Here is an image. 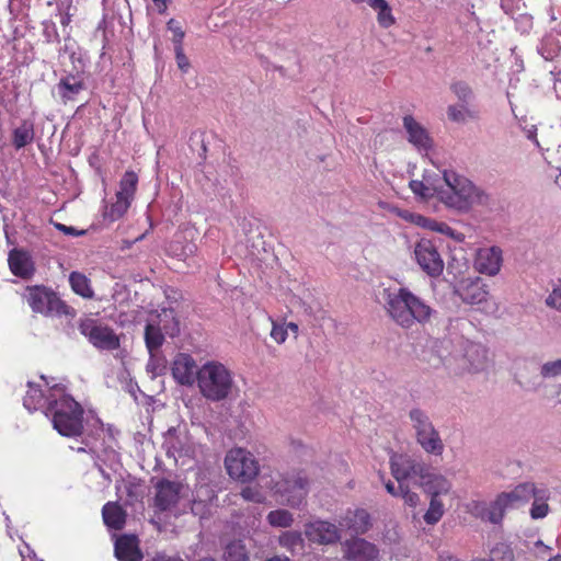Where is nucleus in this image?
<instances>
[{"instance_id":"8fccbe9b","label":"nucleus","mask_w":561,"mask_h":561,"mask_svg":"<svg viewBox=\"0 0 561 561\" xmlns=\"http://www.w3.org/2000/svg\"><path fill=\"white\" fill-rule=\"evenodd\" d=\"M540 375L543 378H551L561 375V359L548 362L542 365Z\"/></svg>"},{"instance_id":"9b49d317","label":"nucleus","mask_w":561,"mask_h":561,"mask_svg":"<svg viewBox=\"0 0 561 561\" xmlns=\"http://www.w3.org/2000/svg\"><path fill=\"white\" fill-rule=\"evenodd\" d=\"M304 534L306 538L317 545H332L341 539L339 527L328 520L316 519L305 524Z\"/></svg>"},{"instance_id":"58836bf2","label":"nucleus","mask_w":561,"mask_h":561,"mask_svg":"<svg viewBox=\"0 0 561 561\" xmlns=\"http://www.w3.org/2000/svg\"><path fill=\"white\" fill-rule=\"evenodd\" d=\"M224 558L225 561H247L248 551L244 543L241 540H234L227 545Z\"/></svg>"},{"instance_id":"9d476101","label":"nucleus","mask_w":561,"mask_h":561,"mask_svg":"<svg viewBox=\"0 0 561 561\" xmlns=\"http://www.w3.org/2000/svg\"><path fill=\"white\" fill-rule=\"evenodd\" d=\"M414 256L424 273L438 277L444 271V260L436 244L428 239H421L414 247Z\"/></svg>"},{"instance_id":"0eeeda50","label":"nucleus","mask_w":561,"mask_h":561,"mask_svg":"<svg viewBox=\"0 0 561 561\" xmlns=\"http://www.w3.org/2000/svg\"><path fill=\"white\" fill-rule=\"evenodd\" d=\"M309 480L302 472L283 476L274 485V494L279 502L293 508L299 507L308 494Z\"/></svg>"},{"instance_id":"1a4fd4ad","label":"nucleus","mask_w":561,"mask_h":561,"mask_svg":"<svg viewBox=\"0 0 561 561\" xmlns=\"http://www.w3.org/2000/svg\"><path fill=\"white\" fill-rule=\"evenodd\" d=\"M390 469L398 483L404 482L409 477L417 476L421 478L423 485H428L432 483L434 476H436L435 473H430L423 463L397 454L390 457Z\"/></svg>"},{"instance_id":"c756f323","label":"nucleus","mask_w":561,"mask_h":561,"mask_svg":"<svg viewBox=\"0 0 561 561\" xmlns=\"http://www.w3.org/2000/svg\"><path fill=\"white\" fill-rule=\"evenodd\" d=\"M409 186L415 195H419L424 199H428L434 196L439 197L438 179L434 181L430 175L425 174L423 181L412 180Z\"/></svg>"},{"instance_id":"338daca9","label":"nucleus","mask_w":561,"mask_h":561,"mask_svg":"<svg viewBox=\"0 0 561 561\" xmlns=\"http://www.w3.org/2000/svg\"><path fill=\"white\" fill-rule=\"evenodd\" d=\"M536 546H538V547H542V548L545 549V551L550 550V548H549L548 546H545V545H543V542H542L541 540H538V541L536 542Z\"/></svg>"},{"instance_id":"5701e85b","label":"nucleus","mask_w":561,"mask_h":561,"mask_svg":"<svg viewBox=\"0 0 561 561\" xmlns=\"http://www.w3.org/2000/svg\"><path fill=\"white\" fill-rule=\"evenodd\" d=\"M340 525L355 534H365L370 527V516L362 508L348 511L342 518Z\"/></svg>"},{"instance_id":"4be33fe9","label":"nucleus","mask_w":561,"mask_h":561,"mask_svg":"<svg viewBox=\"0 0 561 561\" xmlns=\"http://www.w3.org/2000/svg\"><path fill=\"white\" fill-rule=\"evenodd\" d=\"M403 126L408 133L409 141L419 149H428L432 146V139L427 130L415 121L411 115L403 117Z\"/></svg>"},{"instance_id":"79ce46f5","label":"nucleus","mask_w":561,"mask_h":561,"mask_svg":"<svg viewBox=\"0 0 561 561\" xmlns=\"http://www.w3.org/2000/svg\"><path fill=\"white\" fill-rule=\"evenodd\" d=\"M410 419L413 424V428L415 430V434L427 430H432L434 426L430 421L428 416L420 409H413L410 411Z\"/></svg>"},{"instance_id":"37998d69","label":"nucleus","mask_w":561,"mask_h":561,"mask_svg":"<svg viewBox=\"0 0 561 561\" xmlns=\"http://www.w3.org/2000/svg\"><path fill=\"white\" fill-rule=\"evenodd\" d=\"M451 92L456 95L460 103H470L473 99L471 87L465 81H455L450 84Z\"/></svg>"},{"instance_id":"473e14b6","label":"nucleus","mask_w":561,"mask_h":561,"mask_svg":"<svg viewBox=\"0 0 561 561\" xmlns=\"http://www.w3.org/2000/svg\"><path fill=\"white\" fill-rule=\"evenodd\" d=\"M369 7L377 11L378 24L383 28H389L396 23L392 10L386 0H367Z\"/></svg>"},{"instance_id":"6e6552de","label":"nucleus","mask_w":561,"mask_h":561,"mask_svg":"<svg viewBox=\"0 0 561 561\" xmlns=\"http://www.w3.org/2000/svg\"><path fill=\"white\" fill-rule=\"evenodd\" d=\"M226 469L229 476L241 482L253 480L260 471L255 457L243 448H233L225 458Z\"/></svg>"},{"instance_id":"20e7f679","label":"nucleus","mask_w":561,"mask_h":561,"mask_svg":"<svg viewBox=\"0 0 561 561\" xmlns=\"http://www.w3.org/2000/svg\"><path fill=\"white\" fill-rule=\"evenodd\" d=\"M22 297L35 313L45 317L65 316L73 318L76 316V310L50 287L44 285L26 286Z\"/></svg>"},{"instance_id":"a878e982","label":"nucleus","mask_w":561,"mask_h":561,"mask_svg":"<svg viewBox=\"0 0 561 561\" xmlns=\"http://www.w3.org/2000/svg\"><path fill=\"white\" fill-rule=\"evenodd\" d=\"M196 251V243L187 240L183 234H176L168 247L169 254L182 261L195 255Z\"/></svg>"},{"instance_id":"423d86ee","label":"nucleus","mask_w":561,"mask_h":561,"mask_svg":"<svg viewBox=\"0 0 561 561\" xmlns=\"http://www.w3.org/2000/svg\"><path fill=\"white\" fill-rule=\"evenodd\" d=\"M80 333L99 351H115L121 346V339L108 324L93 318L81 319Z\"/></svg>"},{"instance_id":"39448f33","label":"nucleus","mask_w":561,"mask_h":561,"mask_svg":"<svg viewBox=\"0 0 561 561\" xmlns=\"http://www.w3.org/2000/svg\"><path fill=\"white\" fill-rule=\"evenodd\" d=\"M439 199L449 207L457 209L466 208L472 197L474 186L467 178L454 171H444L443 178L438 179Z\"/></svg>"},{"instance_id":"f704fd0d","label":"nucleus","mask_w":561,"mask_h":561,"mask_svg":"<svg viewBox=\"0 0 561 561\" xmlns=\"http://www.w3.org/2000/svg\"><path fill=\"white\" fill-rule=\"evenodd\" d=\"M500 502V495L490 504L489 507H484L480 511L482 519H486L492 524H500L505 515L507 506L504 502Z\"/></svg>"},{"instance_id":"bb28decb","label":"nucleus","mask_w":561,"mask_h":561,"mask_svg":"<svg viewBox=\"0 0 561 561\" xmlns=\"http://www.w3.org/2000/svg\"><path fill=\"white\" fill-rule=\"evenodd\" d=\"M416 440L428 454L439 456L444 451V444L439 433L433 426L432 430L423 431L416 435Z\"/></svg>"},{"instance_id":"393cba45","label":"nucleus","mask_w":561,"mask_h":561,"mask_svg":"<svg viewBox=\"0 0 561 561\" xmlns=\"http://www.w3.org/2000/svg\"><path fill=\"white\" fill-rule=\"evenodd\" d=\"M447 116L451 122L463 124L480 119V111L470 103H459L447 107Z\"/></svg>"},{"instance_id":"cd10ccee","label":"nucleus","mask_w":561,"mask_h":561,"mask_svg":"<svg viewBox=\"0 0 561 561\" xmlns=\"http://www.w3.org/2000/svg\"><path fill=\"white\" fill-rule=\"evenodd\" d=\"M83 89V81L77 79L75 76L61 78L57 84L58 94L64 103L73 101L76 95H78Z\"/></svg>"},{"instance_id":"f03ea898","label":"nucleus","mask_w":561,"mask_h":561,"mask_svg":"<svg viewBox=\"0 0 561 561\" xmlns=\"http://www.w3.org/2000/svg\"><path fill=\"white\" fill-rule=\"evenodd\" d=\"M82 405L69 394L49 399L45 415L51 420L53 427L66 437H77L83 433Z\"/></svg>"},{"instance_id":"13d9d810","label":"nucleus","mask_w":561,"mask_h":561,"mask_svg":"<svg viewBox=\"0 0 561 561\" xmlns=\"http://www.w3.org/2000/svg\"><path fill=\"white\" fill-rule=\"evenodd\" d=\"M438 561H461V560L456 558L449 551H442V552L438 553Z\"/></svg>"},{"instance_id":"4468645a","label":"nucleus","mask_w":561,"mask_h":561,"mask_svg":"<svg viewBox=\"0 0 561 561\" xmlns=\"http://www.w3.org/2000/svg\"><path fill=\"white\" fill-rule=\"evenodd\" d=\"M432 493L428 510L424 514V520L428 525H435L444 515V504L437 499V495L448 490L447 481L444 477L437 474L432 479V483L424 485Z\"/></svg>"},{"instance_id":"de8ad7c7","label":"nucleus","mask_w":561,"mask_h":561,"mask_svg":"<svg viewBox=\"0 0 561 561\" xmlns=\"http://www.w3.org/2000/svg\"><path fill=\"white\" fill-rule=\"evenodd\" d=\"M467 354H468V356L476 354L479 357L477 363H471L473 371H479L484 368L488 358H486V351L483 347H481L479 345L472 346L468 351Z\"/></svg>"},{"instance_id":"052dcab7","label":"nucleus","mask_w":561,"mask_h":561,"mask_svg":"<svg viewBox=\"0 0 561 561\" xmlns=\"http://www.w3.org/2000/svg\"><path fill=\"white\" fill-rule=\"evenodd\" d=\"M386 490L389 494L393 495V496H399L400 495V491H399V488L397 489L396 485L391 482V481H388L386 484Z\"/></svg>"},{"instance_id":"f8f14e48","label":"nucleus","mask_w":561,"mask_h":561,"mask_svg":"<svg viewBox=\"0 0 561 561\" xmlns=\"http://www.w3.org/2000/svg\"><path fill=\"white\" fill-rule=\"evenodd\" d=\"M454 293L468 305H481L489 298L488 286L480 277L459 280L454 287Z\"/></svg>"},{"instance_id":"2eb2a0df","label":"nucleus","mask_w":561,"mask_h":561,"mask_svg":"<svg viewBox=\"0 0 561 561\" xmlns=\"http://www.w3.org/2000/svg\"><path fill=\"white\" fill-rule=\"evenodd\" d=\"M344 558L350 561H379V550L363 538H352L344 542Z\"/></svg>"},{"instance_id":"2f4dec72","label":"nucleus","mask_w":561,"mask_h":561,"mask_svg":"<svg viewBox=\"0 0 561 561\" xmlns=\"http://www.w3.org/2000/svg\"><path fill=\"white\" fill-rule=\"evenodd\" d=\"M69 284L71 289L85 299H92L94 291L91 287L90 279L80 272H71L69 275Z\"/></svg>"},{"instance_id":"412c9836","label":"nucleus","mask_w":561,"mask_h":561,"mask_svg":"<svg viewBox=\"0 0 561 561\" xmlns=\"http://www.w3.org/2000/svg\"><path fill=\"white\" fill-rule=\"evenodd\" d=\"M57 391V389H54V392L46 397L38 385L27 382V391L23 398V405L30 412L37 410H44L45 412L49 399H55Z\"/></svg>"},{"instance_id":"a18cd8bd","label":"nucleus","mask_w":561,"mask_h":561,"mask_svg":"<svg viewBox=\"0 0 561 561\" xmlns=\"http://www.w3.org/2000/svg\"><path fill=\"white\" fill-rule=\"evenodd\" d=\"M167 27L169 31L173 33L172 42L174 44V47L183 46L185 32L182 30L180 23L175 19H170L167 23Z\"/></svg>"},{"instance_id":"7c9ffc66","label":"nucleus","mask_w":561,"mask_h":561,"mask_svg":"<svg viewBox=\"0 0 561 561\" xmlns=\"http://www.w3.org/2000/svg\"><path fill=\"white\" fill-rule=\"evenodd\" d=\"M34 125L31 121L24 119L12 133V144L15 149L24 148L34 140Z\"/></svg>"},{"instance_id":"bf43d9fd","label":"nucleus","mask_w":561,"mask_h":561,"mask_svg":"<svg viewBox=\"0 0 561 561\" xmlns=\"http://www.w3.org/2000/svg\"><path fill=\"white\" fill-rule=\"evenodd\" d=\"M152 1L157 5L158 12L160 14H164L167 12L169 0H152Z\"/></svg>"},{"instance_id":"09e8293b","label":"nucleus","mask_w":561,"mask_h":561,"mask_svg":"<svg viewBox=\"0 0 561 561\" xmlns=\"http://www.w3.org/2000/svg\"><path fill=\"white\" fill-rule=\"evenodd\" d=\"M241 496L245 501H250V502H254V503H264L266 500L265 495L256 486H245L241 491Z\"/></svg>"},{"instance_id":"6ab92c4d","label":"nucleus","mask_w":561,"mask_h":561,"mask_svg":"<svg viewBox=\"0 0 561 561\" xmlns=\"http://www.w3.org/2000/svg\"><path fill=\"white\" fill-rule=\"evenodd\" d=\"M502 251L497 247L479 250L476 259V268L490 276L496 275L502 266Z\"/></svg>"},{"instance_id":"5fc2aeb1","label":"nucleus","mask_w":561,"mask_h":561,"mask_svg":"<svg viewBox=\"0 0 561 561\" xmlns=\"http://www.w3.org/2000/svg\"><path fill=\"white\" fill-rule=\"evenodd\" d=\"M391 214L398 216L399 218L403 219L407 222H410L413 213L408 209H402L397 206H391L388 209Z\"/></svg>"},{"instance_id":"774afa93","label":"nucleus","mask_w":561,"mask_h":561,"mask_svg":"<svg viewBox=\"0 0 561 561\" xmlns=\"http://www.w3.org/2000/svg\"><path fill=\"white\" fill-rule=\"evenodd\" d=\"M548 561H561V554H557V556L550 558Z\"/></svg>"},{"instance_id":"c85d7f7f","label":"nucleus","mask_w":561,"mask_h":561,"mask_svg":"<svg viewBox=\"0 0 561 561\" xmlns=\"http://www.w3.org/2000/svg\"><path fill=\"white\" fill-rule=\"evenodd\" d=\"M534 499L530 516L533 519H541L545 518L549 512L550 507L548 501L550 499V492L548 489H538L537 486L534 490Z\"/></svg>"},{"instance_id":"680f3d73","label":"nucleus","mask_w":561,"mask_h":561,"mask_svg":"<svg viewBox=\"0 0 561 561\" xmlns=\"http://www.w3.org/2000/svg\"><path fill=\"white\" fill-rule=\"evenodd\" d=\"M286 328H287V331L290 330L293 335H294V339H297L298 337V334H299V327L297 323L295 322H288V323H285Z\"/></svg>"},{"instance_id":"4c0bfd02","label":"nucleus","mask_w":561,"mask_h":561,"mask_svg":"<svg viewBox=\"0 0 561 561\" xmlns=\"http://www.w3.org/2000/svg\"><path fill=\"white\" fill-rule=\"evenodd\" d=\"M410 224H413L415 226L432 230V231H438L442 233H449L451 231V228L444 224L438 222L434 219L427 218L421 214L413 213L412 218L410 220Z\"/></svg>"},{"instance_id":"c03bdc74","label":"nucleus","mask_w":561,"mask_h":561,"mask_svg":"<svg viewBox=\"0 0 561 561\" xmlns=\"http://www.w3.org/2000/svg\"><path fill=\"white\" fill-rule=\"evenodd\" d=\"M491 561H514L513 549L504 543H496L490 552Z\"/></svg>"},{"instance_id":"a211bd4d","label":"nucleus","mask_w":561,"mask_h":561,"mask_svg":"<svg viewBox=\"0 0 561 561\" xmlns=\"http://www.w3.org/2000/svg\"><path fill=\"white\" fill-rule=\"evenodd\" d=\"M114 553L118 561H141L144 553L135 535H122L114 545Z\"/></svg>"},{"instance_id":"3c124183","label":"nucleus","mask_w":561,"mask_h":561,"mask_svg":"<svg viewBox=\"0 0 561 561\" xmlns=\"http://www.w3.org/2000/svg\"><path fill=\"white\" fill-rule=\"evenodd\" d=\"M288 333L285 323L272 321L271 337L277 343L283 344L287 340Z\"/></svg>"},{"instance_id":"b1692460","label":"nucleus","mask_w":561,"mask_h":561,"mask_svg":"<svg viewBox=\"0 0 561 561\" xmlns=\"http://www.w3.org/2000/svg\"><path fill=\"white\" fill-rule=\"evenodd\" d=\"M104 524L114 530H121L126 524V512L117 502H107L102 508Z\"/></svg>"},{"instance_id":"6e6d98bb","label":"nucleus","mask_w":561,"mask_h":561,"mask_svg":"<svg viewBox=\"0 0 561 561\" xmlns=\"http://www.w3.org/2000/svg\"><path fill=\"white\" fill-rule=\"evenodd\" d=\"M150 561H184L179 554L168 556L165 552H157Z\"/></svg>"},{"instance_id":"e433bc0d","label":"nucleus","mask_w":561,"mask_h":561,"mask_svg":"<svg viewBox=\"0 0 561 561\" xmlns=\"http://www.w3.org/2000/svg\"><path fill=\"white\" fill-rule=\"evenodd\" d=\"M115 197L116 201L113 204H111L104 213V217L111 221H116L121 219L127 213L133 203L117 194H115Z\"/></svg>"},{"instance_id":"7ed1b4c3","label":"nucleus","mask_w":561,"mask_h":561,"mask_svg":"<svg viewBox=\"0 0 561 561\" xmlns=\"http://www.w3.org/2000/svg\"><path fill=\"white\" fill-rule=\"evenodd\" d=\"M201 394L208 401L219 402L229 397L233 388L232 373L221 363L210 360L196 373Z\"/></svg>"},{"instance_id":"c9c22d12","label":"nucleus","mask_w":561,"mask_h":561,"mask_svg":"<svg viewBox=\"0 0 561 561\" xmlns=\"http://www.w3.org/2000/svg\"><path fill=\"white\" fill-rule=\"evenodd\" d=\"M164 342V335L158 325L148 323L145 328V343L151 356Z\"/></svg>"},{"instance_id":"f257e3e1","label":"nucleus","mask_w":561,"mask_h":561,"mask_svg":"<svg viewBox=\"0 0 561 561\" xmlns=\"http://www.w3.org/2000/svg\"><path fill=\"white\" fill-rule=\"evenodd\" d=\"M385 308L391 320L403 329L428 322L433 312L423 299L405 287L387 293Z\"/></svg>"},{"instance_id":"4d7b16f0","label":"nucleus","mask_w":561,"mask_h":561,"mask_svg":"<svg viewBox=\"0 0 561 561\" xmlns=\"http://www.w3.org/2000/svg\"><path fill=\"white\" fill-rule=\"evenodd\" d=\"M517 380L519 382V385L526 389H531L536 386V382H531L530 380H528L526 378V371L523 370V371H519L517 375Z\"/></svg>"},{"instance_id":"a19ab883","label":"nucleus","mask_w":561,"mask_h":561,"mask_svg":"<svg viewBox=\"0 0 561 561\" xmlns=\"http://www.w3.org/2000/svg\"><path fill=\"white\" fill-rule=\"evenodd\" d=\"M278 541L283 548H286L290 552H294L297 548H304V539L298 531H285L279 536Z\"/></svg>"},{"instance_id":"e2e57ef3","label":"nucleus","mask_w":561,"mask_h":561,"mask_svg":"<svg viewBox=\"0 0 561 561\" xmlns=\"http://www.w3.org/2000/svg\"><path fill=\"white\" fill-rule=\"evenodd\" d=\"M56 227H57L59 230H61V231H64L65 233H67V234H75V228H73V227H67V226H65V225H62V224H57V225H56Z\"/></svg>"},{"instance_id":"864d4df0","label":"nucleus","mask_w":561,"mask_h":561,"mask_svg":"<svg viewBox=\"0 0 561 561\" xmlns=\"http://www.w3.org/2000/svg\"><path fill=\"white\" fill-rule=\"evenodd\" d=\"M174 53H175V59H176L178 67L183 72H187V70L190 68V61L184 54L183 46L174 47Z\"/></svg>"},{"instance_id":"69168bd1","label":"nucleus","mask_w":561,"mask_h":561,"mask_svg":"<svg viewBox=\"0 0 561 561\" xmlns=\"http://www.w3.org/2000/svg\"><path fill=\"white\" fill-rule=\"evenodd\" d=\"M69 23H70V15H69V14H66V15L61 19V25L67 26Z\"/></svg>"},{"instance_id":"72a5a7b5","label":"nucleus","mask_w":561,"mask_h":561,"mask_svg":"<svg viewBox=\"0 0 561 561\" xmlns=\"http://www.w3.org/2000/svg\"><path fill=\"white\" fill-rule=\"evenodd\" d=\"M138 181V175L134 171H126L119 181V188L116 194L133 202L137 192Z\"/></svg>"},{"instance_id":"dca6fc26","label":"nucleus","mask_w":561,"mask_h":561,"mask_svg":"<svg viewBox=\"0 0 561 561\" xmlns=\"http://www.w3.org/2000/svg\"><path fill=\"white\" fill-rule=\"evenodd\" d=\"M197 367L195 359L184 353H179L172 364L174 379L183 386H192L196 381Z\"/></svg>"},{"instance_id":"0e129e2a","label":"nucleus","mask_w":561,"mask_h":561,"mask_svg":"<svg viewBox=\"0 0 561 561\" xmlns=\"http://www.w3.org/2000/svg\"><path fill=\"white\" fill-rule=\"evenodd\" d=\"M266 561H291V560L287 557L280 558V557L276 556V557L267 559Z\"/></svg>"},{"instance_id":"f3484780","label":"nucleus","mask_w":561,"mask_h":561,"mask_svg":"<svg viewBox=\"0 0 561 561\" xmlns=\"http://www.w3.org/2000/svg\"><path fill=\"white\" fill-rule=\"evenodd\" d=\"M8 264L11 273L22 279H31L36 271L30 253L20 249H12L9 252Z\"/></svg>"},{"instance_id":"ea45409f","label":"nucleus","mask_w":561,"mask_h":561,"mask_svg":"<svg viewBox=\"0 0 561 561\" xmlns=\"http://www.w3.org/2000/svg\"><path fill=\"white\" fill-rule=\"evenodd\" d=\"M267 522L273 527L287 528L293 525L294 516L287 510H275L267 514Z\"/></svg>"},{"instance_id":"603ef678","label":"nucleus","mask_w":561,"mask_h":561,"mask_svg":"<svg viewBox=\"0 0 561 561\" xmlns=\"http://www.w3.org/2000/svg\"><path fill=\"white\" fill-rule=\"evenodd\" d=\"M400 496L404 500L405 504L411 507H415L420 501L419 495L415 492L409 490L404 482L399 483Z\"/></svg>"},{"instance_id":"aec40b11","label":"nucleus","mask_w":561,"mask_h":561,"mask_svg":"<svg viewBox=\"0 0 561 561\" xmlns=\"http://www.w3.org/2000/svg\"><path fill=\"white\" fill-rule=\"evenodd\" d=\"M535 483L525 482L516 485L510 492L500 493V502H504L507 508H517L528 503L534 495Z\"/></svg>"},{"instance_id":"49530a36","label":"nucleus","mask_w":561,"mask_h":561,"mask_svg":"<svg viewBox=\"0 0 561 561\" xmlns=\"http://www.w3.org/2000/svg\"><path fill=\"white\" fill-rule=\"evenodd\" d=\"M548 307L561 311V279L553 285L551 293L546 299Z\"/></svg>"},{"instance_id":"ddd939ff","label":"nucleus","mask_w":561,"mask_h":561,"mask_svg":"<svg viewBox=\"0 0 561 561\" xmlns=\"http://www.w3.org/2000/svg\"><path fill=\"white\" fill-rule=\"evenodd\" d=\"M154 506L160 512H164L179 503L183 484L178 481L161 479L154 484Z\"/></svg>"}]
</instances>
